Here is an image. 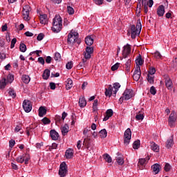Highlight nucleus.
Listing matches in <instances>:
<instances>
[{
  "mask_svg": "<svg viewBox=\"0 0 177 177\" xmlns=\"http://www.w3.org/2000/svg\"><path fill=\"white\" fill-rule=\"evenodd\" d=\"M63 24H62V17L57 15L53 20L52 30L55 34L62 31Z\"/></svg>",
  "mask_w": 177,
  "mask_h": 177,
  "instance_id": "nucleus-1",
  "label": "nucleus"
},
{
  "mask_svg": "<svg viewBox=\"0 0 177 177\" xmlns=\"http://www.w3.org/2000/svg\"><path fill=\"white\" fill-rule=\"evenodd\" d=\"M67 42L68 45H74L75 43L81 44L80 39H78V32L71 30L68 35Z\"/></svg>",
  "mask_w": 177,
  "mask_h": 177,
  "instance_id": "nucleus-2",
  "label": "nucleus"
},
{
  "mask_svg": "<svg viewBox=\"0 0 177 177\" xmlns=\"http://www.w3.org/2000/svg\"><path fill=\"white\" fill-rule=\"evenodd\" d=\"M131 38L135 39L136 38V35H139L140 34V31H142V22H140V19L137 20L136 26L135 25H132L131 26Z\"/></svg>",
  "mask_w": 177,
  "mask_h": 177,
  "instance_id": "nucleus-3",
  "label": "nucleus"
},
{
  "mask_svg": "<svg viewBox=\"0 0 177 177\" xmlns=\"http://www.w3.org/2000/svg\"><path fill=\"white\" fill-rule=\"evenodd\" d=\"M30 12H31V7L30 5H25L23 7L22 12L24 16V19L26 21L30 20Z\"/></svg>",
  "mask_w": 177,
  "mask_h": 177,
  "instance_id": "nucleus-4",
  "label": "nucleus"
},
{
  "mask_svg": "<svg viewBox=\"0 0 177 177\" xmlns=\"http://www.w3.org/2000/svg\"><path fill=\"white\" fill-rule=\"evenodd\" d=\"M131 138H132V132L131 131V129L128 128L124 131V144L126 145V146H128V145H129V142H131Z\"/></svg>",
  "mask_w": 177,
  "mask_h": 177,
  "instance_id": "nucleus-5",
  "label": "nucleus"
},
{
  "mask_svg": "<svg viewBox=\"0 0 177 177\" xmlns=\"http://www.w3.org/2000/svg\"><path fill=\"white\" fill-rule=\"evenodd\" d=\"M176 120H177L176 112H175L174 111H172L169 117V120H168L169 127H175V122H176Z\"/></svg>",
  "mask_w": 177,
  "mask_h": 177,
  "instance_id": "nucleus-6",
  "label": "nucleus"
},
{
  "mask_svg": "<svg viewBox=\"0 0 177 177\" xmlns=\"http://www.w3.org/2000/svg\"><path fill=\"white\" fill-rule=\"evenodd\" d=\"M59 175L60 177H64L67 175V165L66 164V162H63L60 164Z\"/></svg>",
  "mask_w": 177,
  "mask_h": 177,
  "instance_id": "nucleus-7",
  "label": "nucleus"
},
{
  "mask_svg": "<svg viewBox=\"0 0 177 177\" xmlns=\"http://www.w3.org/2000/svg\"><path fill=\"white\" fill-rule=\"evenodd\" d=\"M23 109L26 113H30L32 110V104L30 100H24L23 102Z\"/></svg>",
  "mask_w": 177,
  "mask_h": 177,
  "instance_id": "nucleus-8",
  "label": "nucleus"
},
{
  "mask_svg": "<svg viewBox=\"0 0 177 177\" xmlns=\"http://www.w3.org/2000/svg\"><path fill=\"white\" fill-rule=\"evenodd\" d=\"M124 100H129L131 97H133V91L131 89H126L123 93Z\"/></svg>",
  "mask_w": 177,
  "mask_h": 177,
  "instance_id": "nucleus-9",
  "label": "nucleus"
},
{
  "mask_svg": "<svg viewBox=\"0 0 177 177\" xmlns=\"http://www.w3.org/2000/svg\"><path fill=\"white\" fill-rule=\"evenodd\" d=\"M131 53V45L127 44L126 46L123 47L122 56L124 59L128 57V55Z\"/></svg>",
  "mask_w": 177,
  "mask_h": 177,
  "instance_id": "nucleus-10",
  "label": "nucleus"
},
{
  "mask_svg": "<svg viewBox=\"0 0 177 177\" xmlns=\"http://www.w3.org/2000/svg\"><path fill=\"white\" fill-rule=\"evenodd\" d=\"M165 86L169 91H172V88L174 86V84L172 83V80L171 78L166 77H165Z\"/></svg>",
  "mask_w": 177,
  "mask_h": 177,
  "instance_id": "nucleus-11",
  "label": "nucleus"
},
{
  "mask_svg": "<svg viewBox=\"0 0 177 177\" xmlns=\"http://www.w3.org/2000/svg\"><path fill=\"white\" fill-rule=\"evenodd\" d=\"M50 136L53 140H57L59 139V133L55 129L50 131Z\"/></svg>",
  "mask_w": 177,
  "mask_h": 177,
  "instance_id": "nucleus-12",
  "label": "nucleus"
},
{
  "mask_svg": "<svg viewBox=\"0 0 177 177\" xmlns=\"http://www.w3.org/2000/svg\"><path fill=\"white\" fill-rule=\"evenodd\" d=\"M149 160H150V158H149V157L147 158H140V159H139L138 165V167H139L140 169H143V168H144L143 165H145V164H146V162L149 161Z\"/></svg>",
  "mask_w": 177,
  "mask_h": 177,
  "instance_id": "nucleus-13",
  "label": "nucleus"
},
{
  "mask_svg": "<svg viewBox=\"0 0 177 177\" xmlns=\"http://www.w3.org/2000/svg\"><path fill=\"white\" fill-rule=\"evenodd\" d=\"M164 13H165V8L162 5L159 6L157 9L158 16L162 17V16H164Z\"/></svg>",
  "mask_w": 177,
  "mask_h": 177,
  "instance_id": "nucleus-14",
  "label": "nucleus"
},
{
  "mask_svg": "<svg viewBox=\"0 0 177 177\" xmlns=\"http://www.w3.org/2000/svg\"><path fill=\"white\" fill-rule=\"evenodd\" d=\"M113 86L110 84L108 87V88H105V96H108L109 97H111V95H113Z\"/></svg>",
  "mask_w": 177,
  "mask_h": 177,
  "instance_id": "nucleus-15",
  "label": "nucleus"
},
{
  "mask_svg": "<svg viewBox=\"0 0 177 177\" xmlns=\"http://www.w3.org/2000/svg\"><path fill=\"white\" fill-rule=\"evenodd\" d=\"M73 156H74V152L72 149H68L66 151V158H67L68 160H71V158H73Z\"/></svg>",
  "mask_w": 177,
  "mask_h": 177,
  "instance_id": "nucleus-16",
  "label": "nucleus"
},
{
  "mask_svg": "<svg viewBox=\"0 0 177 177\" xmlns=\"http://www.w3.org/2000/svg\"><path fill=\"white\" fill-rule=\"evenodd\" d=\"M151 168L153 172H154V174L157 175V174L160 172V168H161V166L159 164L156 163L151 166Z\"/></svg>",
  "mask_w": 177,
  "mask_h": 177,
  "instance_id": "nucleus-17",
  "label": "nucleus"
},
{
  "mask_svg": "<svg viewBox=\"0 0 177 177\" xmlns=\"http://www.w3.org/2000/svg\"><path fill=\"white\" fill-rule=\"evenodd\" d=\"M150 146L153 151H155L156 153H158V151H160V147L158 145L156 144V142H151Z\"/></svg>",
  "mask_w": 177,
  "mask_h": 177,
  "instance_id": "nucleus-18",
  "label": "nucleus"
},
{
  "mask_svg": "<svg viewBox=\"0 0 177 177\" xmlns=\"http://www.w3.org/2000/svg\"><path fill=\"white\" fill-rule=\"evenodd\" d=\"M83 145L86 149H89L91 147V138H89V136H87V138H84Z\"/></svg>",
  "mask_w": 177,
  "mask_h": 177,
  "instance_id": "nucleus-19",
  "label": "nucleus"
},
{
  "mask_svg": "<svg viewBox=\"0 0 177 177\" xmlns=\"http://www.w3.org/2000/svg\"><path fill=\"white\" fill-rule=\"evenodd\" d=\"M46 115V108L45 106H40L39 108V117H44Z\"/></svg>",
  "mask_w": 177,
  "mask_h": 177,
  "instance_id": "nucleus-20",
  "label": "nucleus"
},
{
  "mask_svg": "<svg viewBox=\"0 0 177 177\" xmlns=\"http://www.w3.org/2000/svg\"><path fill=\"white\" fill-rule=\"evenodd\" d=\"M144 62H145V61L142 58V55H140V54H139V55L136 59V66H142Z\"/></svg>",
  "mask_w": 177,
  "mask_h": 177,
  "instance_id": "nucleus-21",
  "label": "nucleus"
},
{
  "mask_svg": "<svg viewBox=\"0 0 177 177\" xmlns=\"http://www.w3.org/2000/svg\"><path fill=\"white\" fill-rule=\"evenodd\" d=\"M6 85H8V80L6 78L3 77L0 80V89L2 91L4 88H6Z\"/></svg>",
  "mask_w": 177,
  "mask_h": 177,
  "instance_id": "nucleus-22",
  "label": "nucleus"
},
{
  "mask_svg": "<svg viewBox=\"0 0 177 177\" xmlns=\"http://www.w3.org/2000/svg\"><path fill=\"white\" fill-rule=\"evenodd\" d=\"M112 88H113V89H115L113 91V96H115L117 95V92H118V89H120V88H121V85L120 84V83L116 82V83L113 84V86Z\"/></svg>",
  "mask_w": 177,
  "mask_h": 177,
  "instance_id": "nucleus-23",
  "label": "nucleus"
},
{
  "mask_svg": "<svg viewBox=\"0 0 177 177\" xmlns=\"http://www.w3.org/2000/svg\"><path fill=\"white\" fill-rule=\"evenodd\" d=\"M49 77H50V71L49 69H46L44 71L42 75V77L44 80H48Z\"/></svg>",
  "mask_w": 177,
  "mask_h": 177,
  "instance_id": "nucleus-24",
  "label": "nucleus"
},
{
  "mask_svg": "<svg viewBox=\"0 0 177 177\" xmlns=\"http://www.w3.org/2000/svg\"><path fill=\"white\" fill-rule=\"evenodd\" d=\"M85 42L86 44L88 45V46H91V45L93 44V39L91 36H87L85 38Z\"/></svg>",
  "mask_w": 177,
  "mask_h": 177,
  "instance_id": "nucleus-25",
  "label": "nucleus"
},
{
  "mask_svg": "<svg viewBox=\"0 0 177 177\" xmlns=\"http://www.w3.org/2000/svg\"><path fill=\"white\" fill-rule=\"evenodd\" d=\"M66 82V90L70 91V89L73 88V81L71 79L68 78L67 79Z\"/></svg>",
  "mask_w": 177,
  "mask_h": 177,
  "instance_id": "nucleus-26",
  "label": "nucleus"
},
{
  "mask_svg": "<svg viewBox=\"0 0 177 177\" xmlns=\"http://www.w3.org/2000/svg\"><path fill=\"white\" fill-rule=\"evenodd\" d=\"M68 125L67 124H64V127L61 128L62 133L63 136H65L66 133H68Z\"/></svg>",
  "mask_w": 177,
  "mask_h": 177,
  "instance_id": "nucleus-27",
  "label": "nucleus"
},
{
  "mask_svg": "<svg viewBox=\"0 0 177 177\" xmlns=\"http://www.w3.org/2000/svg\"><path fill=\"white\" fill-rule=\"evenodd\" d=\"M40 23L41 24H46V23H48V15H40Z\"/></svg>",
  "mask_w": 177,
  "mask_h": 177,
  "instance_id": "nucleus-28",
  "label": "nucleus"
},
{
  "mask_svg": "<svg viewBox=\"0 0 177 177\" xmlns=\"http://www.w3.org/2000/svg\"><path fill=\"white\" fill-rule=\"evenodd\" d=\"M21 80L24 84H29L30 81H31V78H30V76H28V75H23Z\"/></svg>",
  "mask_w": 177,
  "mask_h": 177,
  "instance_id": "nucleus-29",
  "label": "nucleus"
},
{
  "mask_svg": "<svg viewBox=\"0 0 177 177\" xmlns=\"http://www.w3.org/2000/svg\"><path fill=\"white\" fill-rule=\"evenodd\" d=\"M172 146H174V138H171L167 140L166 147L167 149H171Z\"/></svg>",
  "mask_w": 177,
  "mask_h": 177,
  "instance_id": "nucleus-30",
  "label": "nucleus"
},
{
  "mask_svg": "<svg viewBox=\"0 0 177 177\" xmlns=\"http://www.w3.org/2000/svg\"><path fill=\"white\" fill-rule=\"evenodd\" d=\"M79 105L80 107L84 108L86 106V100L85 97H81L79 99Z\"/></svg>",
  "mask_w": 177,
  "mask_h": 177,
  "instance_id": "nucleus-31",
  "label": "nucleus"
},
{
  "mask_svg": "<svg viewBox=\"0 0 177 177\" xmlns=\"http://www.w3.org/2000/svg\"><path fill=\"white\" fill-rule=\"evenodd\" d=\"M26 154L21 155L16 158V161L19 162V164H23L24 162V158H26Z\"/></svg>",
  "mask_w": 177,
  "mask_h": 177,
  "instance_id": "nucleus-32",
  "label": "nucleus"
},
{
  "mask_svg": "<svg viewBox=\"0 0 177 177\" xmlns=\"http://www.w3.org/2000/svg\"><path fill=\"white\" fill-rule=\"evenodd\" d=\"M103 158L104 160H105L106 162H109V164H110V162H112L113 161L111 156H110V155H109L108 153H104L103 155Z\"/></svg>",
  "mask_w": 177,
  "mask_h": 177,
  "instance_id": "nucleus-33",
  "label": "nucleus"
},
{
  "mask_svg": "<svg viewBox=\"0 0 177 177\" xmlns=\"http://www.w3.org/2000/svg\"><path fill=\"white\" fill-rule=\"evenodd\" d=\"M116 162L118 165H124V156H119L116 157Z\"/></svg>",
  "mask_w": 177,
  "mask_h": 177,
  "instance_id": "nucleus-34",
  "label": "nucleus"
},
{
  "mask_svg": "<svg viewBox=\"0 0 177 177\" xmlns=\"http://www.w3.org/2000/svg\"><path fill=\"white\" fill-rule=\"evenodd\" d=\"M100 137L102 139H104V138H107V131L105 129L100 131Z\"/></svg>",
  "mask_w": 177,
  "mask_h": 177,
  "instance_id": "nucleus-35",
  "label": "nucleus"
},
{
  "mask_svg": "<svg viewBox=\"0 0 177 177\" xmlns=\"http://www.w3.org/2000/svg\"><path fill=\"white\" fill-rule=\"evenodd\" d=\"M139 147H140V140H138L133 142V149L137 150Z\"/></svg>",
  "mask_w": 177,
  "mask_h": 177,
  "instance_id": "nucleus-36",
  "label": "nucleus"
},
{
  "mask_svg": "<svg viewBox=\"0 0 177 177\" xmlns=\"http://www.w3.org/2000/svg\"><path fill=\"white\" fill-rule=\"evenodd\" d=\"M19 50H20V52H22L23 53H24V52L27 50V46H26V44H24V43H21L19 46Z\"/></svg>",
  "mask_w": 177,
  "mask_h": 177,
  "instance_id": "nucleus-37",
  "label": "nucleus"
},
{
  "mask_svg": "<svg viewBox=\"0 0 177 177\" xmlns=\"http://www.w3.org/2000/svg\"><path fill=\"white\" fill-rule=\"evenodd\" d=\"M131 61L130 59H129L125 64V69L127 71H129V70H131Z\"/></svg>",
  "mask_w": 177,
  "mask_h": 177,
  "instance_id": "nucleus-38",
  "label": "nucleus"
},
{
  "mask_svg": "<svg viewBox=\"0 0 177 177\" xmlns=\"http://www.w3.org/2000/svg\"><path fill=\"white\" fill-rule=\"evenodd\" d=\"M140 75H142V73H133V79L134 80V81L138 82V80H140Z\"/></svg>",
  "mask_w": 177,
  "mask_h": 177,
  "instance_id": "nucleus-39",
  "label": "nucleus"
},
{
  "mask_svg": "<svg viewBox=\"0 0 177 177\" xmlns=\"http://www.w3.org/2000/svg\"><path fill=\"white\" fill-rule=\"evenodd\" d=\"M147 81L149 83L153 84H154V77L151 75H147Z\"/></svg>",
  "mask_w": 177,
  "mask_h": 177,
  "instance_id": "nucleus-40",
  "label": "nucleus"
},
{
  "mask_svg": "<svg viewBox=\"0 0 177 177\" xmlns=\"http://www.w3.org/2000/svg\"><path fill=\"white\" fill-rule=\"evenodd\" d=\"M138 8H139V6H142V5H147V0H138Z\"/></svg>",
  "mask_w": 177,
  "mask_h": 177,
  "instance_id": "nucleus-41",
  "label": "nucleus"
},
{
  "mask_svg": "<svg viewBox=\"0 0 177 177\" xmlns=\"http://www.w3.org/2000/svg\"><path fill=\"white\" fill-rule=\"evenodd\" d=\"M8 93L11 96V97H12V99H15V97H16V92L15 91V90L10 88Z\"/></svg>",
  "mask_w": 177,
  "mask_h": 177,
  "instance_id": "nucleus-42",
  "label": "nucleus"
},
{
  "mask_svg": "<svg viewBox=\"0 0 177 177\" xmlns=\"http://www.w3.org/2000/svg\"><path fill=\"white\" fill-rule=\"evenodd\" d=\"M43 124H44V125H48L49 124H50V120H49V118L45 117L41 120Z\"/></svg>",
  "mask_w": 177,
  "mask_h": 177,
  "instance_id": "nucleus-43",
  "label": "nucleus"
},
{
  "mask_svg": "<svg viewBox=\"0 0 177 177\" xmlns=\"http://www.w3.org/2000/svg\"><path fill=\"white\" fill-rule=\"evenodd\" d=\"M73 64L74 63H73V61L68 62L66 65L67 70H71L73 68Z\"/></svg>",
  "mask_w": 177,
  "mask_h": 177,
  "instance_id": "nucleus-44",
  "label": "nucleus"
},
{
  "mask_svg": "<svg viewBox=\"0 0 177 177\" xmlns=\"http://www.w3.org/2000/svg\"><path fill=\"white\" fill-rule=\"evenodd\" d=\"M143 118H145V115L142 113H138L136 115V120H137V121H140V120H142Z\"/></svg>",
  "mask_w": 177,
  "mask_h": 177,
  "instance_id": "nucleus-45",
  "label": "nucleus"
},
{
  "mask_svg": "<svg viewBox=\"0 0 177 177\" xmlns=\"http://www.w3.org/2000/svg\"><path fill=\"white\" fill-rule=\"evenodd\" d=\"M86 53H90V55H92V53H93V47L87 46L86 48Z\"/></svg>",
  "mask_w": 177,
  "mask_h": 177,
  "instance_id": "nucleus-46",
  "label": "nucleus"
},
{
  "mask_svg": "<svg viewBox=\"0 0 177 177\" xmlns=\"http://www.w3.org/2000/svg\"><path fill=\"white\" fill-rule=\"evenodd\" d=\"M67 10L68 15H74V8H73L71 6H67Z\"/></svg>",
  "mask_w": 177,
  "mask_h": 177,
  "instance_id": "nucleus-47",
  "label": "nucleus"
},
{
  "mask_svg": "<svg viewBox=\"0 0 177 177\" xmlns=\"http://www.w3.org/2000/svg\"><path fill=\"white\" fill-rule=\"evenodd\" d=\"M118 67H120V63H116L113 66H111V71H115V70H118Z\"/></svg>",
  "mask_w": 177,
  "mask_h": 177,
  "instance_id": "nucleus-48",
  "label": "nucleus"
},
{
  "mask_svg": "<svg viewBox=\"0 0 177 177\" xmlns=\"http://www.w3.org/2000/svg\"><path fill=\"white\" fill-rule=\"evenodd\" d=\"M133 73L142 74V72L140 71V66L136 65Z\"/></svg>",
  "mask_w": 177,
  "mask_h": 177,
  "instance_id": "nucleus-49",
  "label": "nucleus"
},
{
  "mask_svg": "<svg viewBox=\"0 0 177 177\" xmlns=\"http://www.w3.org/2000/svg\"><path fill=\"white\" fill-rule=\"evenodd\" d=\"M16 42H17V39L16 38H13L11 41L10 48L13 49L15 48V45H16Z\"/></svg>",
  "mask_w": 177,
  "mask_h": 177,
  "instance_id": "nucleus-50",
  "label": "nucleus"
},
{
  "mask_svg": "<svg viewBox=\"0 0 177 177\" xmlns=\"http://www.w3.org/2000/svg\"><path fill=\"white\" fill-rule=\"evenodd\" d=\"M150 93L151 95H156V93H157V90H156V87H154V86H152L150 88Z\"/></svg>",
  "mask_w": 177,
  "mask_h": 177,
  "instance_id": "nucleus-51",
  "label": "nucleus"
},
{
  "mask_svg": "<svg viewBox=\"0 0 177 177\" xmlns=\"http://www.w3.org/2000/svg\"><path fill=\"white\" fill-rule=\"evenodd\" d=\"M153 74H156V68H151L148 72V75H153Z\"/></svg>",
  "mask_w": 177,
  "mask_h": 177,
  "instance_id": "nucleus-52",
  "label": "nucleus"
},
{
  "mask_svg": "<svg viewBox=\"0 0 177 177\" xmlns=\"http://www.w3.org/2000/svg\"><path fill=\"white\" fill-rule=\"evenodd\" d=\"M15 145H16L15 140H10L9 141V147H10V149H12V147H15Z\"/></svg>",
  "mask_w": 177,
  "mask_h": 177,
  "instance_id": "nucleus-53",
  "label": "nucleus"
},
{
  "mask_svg": "<svg viewBox=\"0 0 177 177\" xmlns=\"http://www.w3.org/2000/svg\"><path fill=\"white\" fill-rule=\"evenodd\" d=\"M165 171L166 172H169V171H171V165L169 163L165 164Z\"/></svg>",
  "mask_w": 177,
  "mask_h": 177,
  "instance_id": "nucleus-54",
  "label": "nucleus"
},
{
  "mask_svg": "<svg viewBox=\"0 0 177 177\" xmlns=\"http://www.w3.org/2000/svg\"><path fill=\"white\" fill-rule=\"evenodd\" d=\"M141 9H142V6H138H138H137V8L136 10V13L138 17L140 16V10H141Z\"/></svg>",
  "mask_w": 177,
  "mask_h": 177,
  "instance_id": "nucleus-55",
  "label": "nucleus"
},
{
  "mask_svg": "<svg viewBox=\"0 0 177 177\" xmlns=\"http://www.w3.org/2000/svg\"><path fill=\"white\" fill-rule=\"evenodd\" d=\"M61 57H62V56L60 55V53H55V56H54L55 60H56V61L59 60L61 59Z\"/></svg>",
  "mask_w": 177,
  "mask_h": 177,
  "instance_id": "nucleus-56",
  "label": "nucleus"
},
{
  "mask_svg": "<svg viewBox=\"0 0 177 177\" xmlns=\"http://www.w3.org/2000/svg\"><path fill=\"white\" fill-rule=\"evenodd\" d=\"M44 37H45V35H44V33H40L38 35L37 39V41H42V39H44Z\"/></svg>",
  "mask_w": 177,
  "mask_h": 177,
  "instance_id": "nucleus-57",
  "label": "nucleus"
},
{
  "mask_svg": "<svg viewBox=\"0 0 177 177\" xmlns=\"http://www.w3.org/2000/svg\"><path fill=\"white\" fill-rule=\"evenodd\" d=\"M26 157L24 158V162L25 164L27 165L28 164V161H30V155L25 153Z\"/></svg>",
  "mask_w": 177,
  "mask_h": 177,
  "instance_id": "nucleus-58",
  "label": "nucleus"
},
{
  "mask_svg": "<svg viewBox=\"0 0 177 177\" xmlns=\"http://www.w3.org/2000/svg\"><path fill=\"white\" fill-rule=\"evenodd\" d=\"M37 62L40 63V64H42L43 66L44 64H45V59L42 57H39Z\"/></svg>",
  "mask_w": 177,
  "mask_h": 177,
  "instance_id": "nucleus-59",
  "label": "nucleus"
},
{
  "mask_svg": "<svg viewBox=\"0 0 177 177\" xmlns=\"http://www.w3.org/2000/svg\"><path fill=\"white\" fill-rule=\"evenodd\" d=\"M46 63H47V64H50V63H52V57L47 56L46 58Z\"/></svg>",
  "mask_w": 177,
  "mask_h": 177,
  "instance_id": "nucleus-60",
  "label": "nucleus"
},
{
  "mask_svg": "<svg viewBox=\"0 0 177 177\" xmlns=\"http://www.w3.org/2000/svg\"><path fill=\"white\" fill-rule=\"evenodd\" d=\"M106 115L109 117H113V109H108L106 112Z\"/></svg>",
  "mask_w": 177,
  "mask_h": 177,
  "instance_id": "nucleus-61",
  "label": "nucleus"
},
{
  "mask_svg": "<svg viewBox=\"0 0 177 177\" xmlns=\"http://www.w3.org/2000/svg\"><path fill=\"white\" fill-rule=\"evenodd\" d=\"M84 67H85V64L84 62H80V64L77 65V68L79 70H81V68H84Z\"/></svg>",
  "mask_w": 177,
  "mask_h": 177,
  "instance_id": "nucleus-62",
  "label": "nucleus"
},
{
  "mask_svg": "<svg viewBox=\"0 0 177 177\" xmlns=\"http://www.w3.org/2000/svg\"><path fill=\"white\" fill-rule=\"evenodd\" d=\"M95 5H103L104 0H93Z\"/></svg>",
  "mask_w": 177,
  "mask_h": 177,
  "instance_id": "nucleus-63",
  "label": "nucleus"
},
{
  "mask_svg": "<svg viewBox=\"0 0 177 177\" xmlns=\"http://www.w3.org/2000/svg\"><path fill=\"white\" fill-rule=\"evenodd\" d=\"M154 56H155L156 59H160L161 57V53H160V52H158V51H156L154 53Z\"/></svg>",
  "mask_w": 177,
  "mask_h": 177,
  "instance_id": "nucleus-64",
  "label": "nucleus"
}]
</instances>
